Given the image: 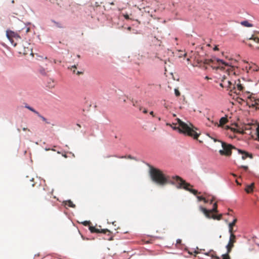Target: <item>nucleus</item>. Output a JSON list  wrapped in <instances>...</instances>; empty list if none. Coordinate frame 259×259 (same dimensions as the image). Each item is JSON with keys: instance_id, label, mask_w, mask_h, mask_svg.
I'll return each mask as SVG.
<instances>
[{"instance_id": "obj_1", "label": "nucleus", "mask_w": 259, "mask_h": 259, "mask_svg": "<svg viewBox=\"0 0 259 259\" xmlns=\"http://www.w3.org/2000/svg\"><path fill=\"white\" fill-rule=\"evenodd\" d=\"M217 63L218 65L217 66L213 67V69H220L226 72L227 75H224L221 80V82L220 85L222 88H227L228 90L231 91V86L232 85V83L233 80L229 79V77L232 75H235V68L230 65L228 63H226L222 60H218Z\"/></svg>"}, {"instance_id": "obj_2", "label": "nucleus", "mask_w": 259, "mask_h": 259, "mask_svg": "<svg viewBox=\"0 0 259 259\" xmlns=\"http://www.w3.org/2000/svg\"><path fill=\"white\" fill-rule=\"evenodd\" d=\"M179 127L176 126V123H173L170 126L174 130H178L180 133H183L185 135L193 137L194 139L197 140L200 134L196 132L197 128L193 125L190 123L189 125L182 121L179 118L177 119Z\"/></svg>"}, {"instance_id": "obj_3", "label": "nucleus", "mask_w": 259, "mask_h": 259, "mask_svg": "<svg viewBox=\"0 0 259 259\" xmlns=\"http://www.w3.org/2000/svg\"><path fill=\"white\" fill-rule=\"evenodd\" d=\"M150 176L152 181L159 185L163 186L169 183V177L165 175L159 169L152 168L150 170Z\"/></svg>"}, {"instance_id": "obj_4", "label": "nucleus", "mask_w": 259, "mask_h": 259, "mask_svg": "<svg viewBox=\"0 0 259 259\" xmlns=\"http://www.w3.org/2000/svg\"><path fill=\"white\" fill-rule=\"evenodd\" d=\"M155 12V10L153 9L150 8L149 7H146L143 9L139 8L138 10H136V13H137L138 16L139 17L140 15L141 18L140 19H143L146 21V23H148L149 18L152 17L153 13Z\"/></svg>"}, {"instance_id": "obj_5", "label": "nucleus", "mask_w": 259, "mask_h": 259, "mask_svg": "<svg viewBox=\"0 0 259 259\" xmlns=\"http://www.w3.org/2000/svg\"><path fill=\"white\" fill-rule=\"evenodd\" d=\"M173 179L179 185V188H183L186 190H187L194 195H196L197 194L200 193L196 190L189 188L190 187H192V186L189 183H187L185 181L183 180L179 176L174 177Z\"/></svg>"}, {"instance_id": "obj_6", "label": "nucleus", "mask_w": 259, "mask_h": 259, "mask_svg": "<svg viewBox=\"0 0 259 259\" xmlns=\"http://www.w3.org/2000/svg\"><path fill=\"white\" fill-rule=\"evenodd\" d=\"M232 84V85L231 86L230 92L237 95H239L241 92L243 91L244 87L240 79L233 81Z\"/></svg>"}, {"instance_id": "obj_7", "label": "nucleus", "mask_w": 259, "mask_h": 259, "mask_svg": "<svg viewBox=\"0 0 259 259\" xmlns=\"http://www.w3.org/2000/svg\"><path fill=\"white\" fill-rule=\"evenodd\" d=\"M222 143L223 149L219 151L221 155L229 156L232 154V149H235V147L231 144H227L222 141H219Z\"/></svg>"}, {"instance_id": "obj_8", "label": "nucleus", "mask_w": 259, "mask_h": 259, "mask_svg": "<svg viewBox=\"0 0 259 259\" xmlns=\"http://www.w3.org/2000/svg\"><path fill=\"white\" fill-rule=\"evenodd\" d=\"M136 11H134L133 13L128 15L127 14L123 13L122 15L126 20H132L138 22V24H145L146 21L143 19H140V17L138 16L137 13H136Z\"/></svg>"}, {"instance_id": "obj_9", "label": "nucleus", "mask_w": 259, "mask_h": 259, "mask_svg": "<svg viewBox=\"0 0 259 259\" xmlns=\"http://www.w3.org/2000/svg\"><path fill=\"white\" fill-rule=\"evenodd\" d=\"M19 51L20 54H22L24 55L29 54L30 55L33 56L32 49L31 48V45L27 42H25L22 46H20L19 49Z\"/></svg>"}, {"instance_id": "obj_10", "label": "nucleus", "mask_w": 259, "mask_h": 259, "mask_svg": "<svg viewBox=\"0 0 259 259\" xmlns=\"http://www.w3.org/2000/svg\"><path fill=\"white\" fill-rule=\"evenodd\" d=\"M230 238L228 244L226 245V248L228 251V253H230L233 247H234V244L236 242V237L234 234V233H229Z\"/></svg>"}, {"instance_id": "obj_11", "label": "nucleus", "mask_w": 259, "mask_h": 259, "mask_svg": "<svg viewBox=\"0 0 259 259\" xmlns=\"http://www.w3.org/2000/svg\"><path fill=\"white\" fill-rule=\"evenodd\" d=\"M200 210L205 214L206 217L208 219L212 218L213 219L218 220H220L222 219V214H220L219 215H216L215 214H212L211 215H210V212L205 208L200 207Z\"/></svg>"}, {"instance_id": "obj_12", "label": "nucleus", "mask_w": 259, "mask_h": 259, "mask_svg": "<svg viewBox=\"0 0 259 259\" xmlns=\"http://www.w3.org/2000/svg\"><path fill=\"white\" fill-rule=\"evenodd\" d=\"M207 119L209 122H207L206 124L209 126L211 125H218V126H222L228 122L227 118L225 117H223L220 119L219 125L218 124L217 122L213 121L212 120H210L209 118H207Z\"/></svg>"}, {"instance_id": "obj_13", "label": "nucleus", "mask_w": 259, "mask_h": 259, "mask_svg": "<svg viewBox=\"0 0 259 259\" xmlns=\"http://www.w3.org/2000/svg\"><path fill=\"white\" fill-rule=\"evenodd\" d=\"M195 63H196V65H199L201 66L202 65L208 64L210 65V63H211L212 61L211 60H207L199 58V57L198 55L195 56L194 57Z\"/></svg>"}, {"instance_id": "obj_14", "label": "nucleus", "mask_w": 259, "mask_h": 259, "mask_svg": "<svg viewBox=\"0 0 259 259\" xmlns=\"http://www.w3.org/2000/svg\"><path fill=\"white\" fill-rule=\"evenodd\" d=\"M249 99L251 102L249 106L255 107L256 109H259V98H256L254 96H250Z\"/></svg>"}, {"instance_id": "obj_15", "label": "nucleus", "mask_w": 259, "mask_h": 259, "mask_svg": "<svg viewBox=\"0 0 259 259\" xmlns=\"http://www.w3.org/2000/svg\"><path fill=\"white\" fill-rule=\"evenodd\" d=\"M7 36L9 38V39L12 42H13V38H20V36L16 33L12 31H7Z\"/></svg>"}, {"instance_id": "obj_16", "label": "nucleus", "mask_w": 259, "mask_h": 259, "mask_svg": "<svg viewBox=\"0 0 259 259\" xmlns=\"http://www.w3.org/2000/svg\"><path fill=\"white\" fill-rule=\"evenodd\" d=\"M94 10L97 12V13L99 14H103V9L105 10V9L101 7V6L98 2L95 3V5H94Z\"/></svg>"}, {"instance_id": "obj_17", "label": "nucleus", "mask_w": 259, "mask_h": 259, "mask_svg": "<svg viewBox=\"0 0 259 259\" xmlns=\"http://www.w3.org/2000/svg\"><path fill=\"white\" fill-rule=\"evenodd\" d=\"M197 198L199 201H203L205 203H208L209 202L210 203H212L214 201L213 196H211V198H209V197L204 198L203 196H197Z\"/></svg>"}, {"instance_id": "obj_18", "label": "nucleus", "mask_w": 259, "mask_h": 259, "mask_svg": "<svg viewBox=\"0 0 259 259\" xmlns=\"http://www.w3.org/2000/svg\"><path fill=\"white\" fill-rule=\"evenodd\" d=\"M45 191V188L43 186L39 185L37 187V190L35 192V195L36 196H40L43 195Z\"/></svg>"}, {"instance_id": "obj_19", "label": "nucleus", "mask_w": 259, "mask_h": 259, "mask_svg": "<svg viewBox=\"0 0 259 259\" xmlns=\"http://www.w3.org/2000/svg\"><path fill=\"white\" fill-rule=\"evenodd\" d=\"M249 40H253L257 43H259V32H255L252 36L248 38Z\"/></svg>"}, {"instance_id": "obj_20", "label": "nucleus", "mask_w": 259, "mask_h": 259, "mask_svg": "<svg viewBox=\"0 0 259 259\" xmlns=\"http://www.w3.org/2000/svg\"><path fill=\"white\" fill-rule=\"evenodd\" d=\"M239 153L242 154V159L243 160H245L248 157H249L251 158H252L251 154H250L245 151H243L241 150H239Z\"/></svg>"}, {"instance_id": "obj_21", "label": "nucleus", "mask_w": 259, "mask_h": 259, "mask_svg": "<svg viewBox=\"0 0 259 259\" xmlns=\"http://www.w3.org/2000/svg\"><path fill=\"white\" fill-rule=\"evenodd\" d=\"M237 221V219H234L232 222L230 223L229 224V233H234L235 231L233 230V227L235 225L236 222Z\"/></svg>"}, {"instance_id": "obj_22", "label": "nucleus", "mask_w": 259, "mask_h": 259, "mask_svg": "<svg viewBox=\"0 0 259 259\" xmlns=\"http://www.w3.org/2000/svg\"><path fill=\"white\" fill-rule=\"evenodd\" d=\"M95 233H103V234H108V235H111V232L108 229H97L95 230Z\"/></svg>"}, {"instance_id": "obj_23", "label": "nucleus", "mask_w": 259, "mask_h": 259, "mask_svg": "<svg viewBox=\"0 0 259 259\" xmlns=\"http://www.w3.org/2000/svg\"><path fill=\"white\" fill-rule=\"evenodd\" d=\"M248 67L249 70H252L253 71H257L259 70V67L253 63L249 64Z\"/></svg>"}, {"instance_id": "obj_24", "label": "nucleus", "mask_w": 259, "mask_h": 259, "mask_svg": "<svg viewBox=\"0 0 259 259\" xmlns=\"http://www.w3.org/2000/svg\"><path fill=\"white\" fill-rule=\"evenodd\" d=\"M254 186V184L252 183L250 185H248L246 186L245 190L247 193H251L253 191V188Z\"/></svg>"}, {"instance_id": "obj_25", "label": "nucleus", "mask_w": 259, "mask_h": 259, "mask_svg": "<svg viewBox=\"0 0 259 259\" xmlns=\"http://www.w3.org/2000/svg\"><path fill=\"white\" fill-rule=\"evenodd\" d=\"M241 24L244 26V27H252L253 26V24L250 23L247 20H245V21H242L241 22Z\"/></svg>"}, {"instance_id": "obj_26", "label": "nucleus", "mask_w": 259, "mask_h": 259, "mask_svg": "<svg viewBox=\"0 0 259 259\" xmlns=\"http://www.w3.org/2000/svg\"><path fill=\"white\" fill-rule=\"evenodd\" d=\"M210 212V215H212V213L213 212H218V205L217 203H214L213 205V208L211 210H208Z\"/></svg>"}, {"instance_id": "obj_27", "label": "nucleus", "mask_w": 259, "mask_h": 259, "mask_svg": "<svg viewBox=\"0 0 259 259\" xmlns=\"http://www.w3.org/2000/svg\"><path fill=\"white\" fill-rule=\"evenodd\" d=\"M64 204L65 205H67L70 207H72V208L75 207V205L74 204H73V203L70 200L65 201L64 202Z\"/></svg>"}, {"instance_id": "obj_28", "label": "nucleus", "mask_w": 259, "mask_h": 259, "mask_svg": "<svg viewBox=\"0 0 259 259\" xmlns=\"http://www.w3.org/2000/svg\"><path fill=\"white\" fill-rule=\"evenodd\" d=\"M38 72L42 75H46L47 74V71L42 67H40L38 69Z\"/></svg>"}, {"instance_id": "obj_29", "label": "nucleus", "mask_w": 259, "mask_h": 259, "mask_svg": "<svg viewBox=\"0 0 259 259\" xmlns=\"http://www.w3.org/2000/svg\"><path fill=\"white\" fill-rule=\"evenodd\" d=\"M228 128H230L232 131H233L235 133H242V134L244 133L243 131L241 130V129L235 128L234 127H229V126H228Z\"/></svg>"}, {"instance_id": "obj_30", "label": "nucleus", "mask_w": 259, "mask_h": 259, "mask_svg": "<svg viewBox=\"0 0 259 259\" xmlns=\"http://www.w3.org/2000/svg\"><path fill=\"white\" fill-rule=\"evenodd\" d=\"M25 107L27 109H28L29 110L32 111L33 112H34V113H35L37 115H38V112L37 111H36L34 109H33V108L29 106H25Z\"/></svg>"}, {"instance_id": "obj_31", "label": "nucleus", "mask_w": 259, "mask_h": 259, "mask_svg": "<svg viewBox=\"0 0 259 259\" xmlns=\"http://www.w3.org/2000/svg\"><path fill=\"white\" fill-rule=\"evenodd\" d=\"M152 41L154 42L155 43V45H157L159 46H160V44L161 43V41L160 40H158L155 37H154V40H152Z\"/></svg>"}, {"instance_id": "obj_32", "label": "nucleus", "mask_w": 259, "mask_h": 259, "mask_svg": "<svg viewBox=\"0 0 259 259\" xmlns=\"http://www.w3.org/2000/svg\"><path fill=\"white\" fill-rule=\"evenodd\" d=\"M52 22H53V23L56 25V26H57L58 27H59V28H62V27H63V26H62V24H61V23H60V22H56V21H54V20H52Z\"/></svg>"}, {"instance_id": "obj_33", "label": "nucleus", "mask_w": 259, "mask_h": 259, "mask_svg": "<svg viewBox=\"0 0 259 259\" xmlns=\"http://www.w3.org/2000/svg\"><path fill=\"white\" fill-rule=\"evenodd\" d=\"M229 253H227L226 254H224L222 255L223 259H230V257L229 255Z\"/></svg>"}, {"instance_id": "obj_34", "label": "nucleus", "mask_w": 259, "mask_h": 259, "mask_svg": "<svg viewBox=\"0 0 259 259\" xmlns=\"http://www.w3.org/2000/svg\"><path fill=\"white\" fill-rule=\"evenodd\" d=\"M96 229V228L94 226H89V230H90L91 232H92V233H95Z\"/></svg>"}, {"instance_id": "obj_35", "label": "nucleus", "mask_w": 259, "mask_h": 259, "mask_svg": "<svg viewBox=\"0 0 259 259\" xmlns=\"http://www.w3.org/2000/svg\"><path fill=\"white\" fill-rule=\"evenodd\" d=\"M175 93L177 97H179L180 96V92L178 89H175Z\"/></svg>"}, {"instance_id": "obj_36", "label": "nucleus", "mask_w": 259, "mask_h": 259, "mask_svg": "<svg viewBox=\"0 0 259 259\" xmlns=\"http://www.w3.org/2000/svg\"><path fill=\"white\" fill-rule=\"evenodd\" d=\"M38 115L40 118H41V119H42L43 121H44L46 122L47 123H49V122H47V119H46L45 117H44V116H42L40 115L39 114V113H38V115Z\"/></svg>"}, {"instance_id": "obj_37", "label": "nucleus", "mask_w": 259, "mask_h": 259, "mask_svg": "<svg viewBox=\"0 0 259 259\" xmlns=\"http://www.w3.org/2000/svg\"><path fill=\"white\" fill-rule=\"evenodd\" d=\"M22 30H25V33H27L28 32L30 31V28L25 27V28H23Z\"/></svg>"}, {"instance_id": "obj_38", "label": "nucleus", "mask_w": 259, "mask_h": 259, "mask_svg": "<svg viewBox=\"0 0 259 259\" xmlns=\"http://www.w3.org/2000/svg\"><path fill=\"white\" fill-rule=\"evenodd\" d=\"M82 224L85 226H90V224H91V222L90 221H84V222H82Z\"/></svg>"}, {"instance_id": "obj_39", "label": "nucleus", "mask_w": 259, "mask_h": 259, "mask_svg": "<svg viewBox=\"0 0 259 259\" xmlns=\"http://www.w3.org/2000/svg\"><path fill=\"white\" fill-rule=\"evenodd\" d=\"M76 68V66H75V65L72 66L71 67V70H72V71H73V72L74 73H75V69Z\"/></svg>"}, {"instance_id": "obj_40", "label": "nucleus", "mask_w": 259, "mask_h": 259, "mask_svg": "<svg viewBox=\"0 0 259 259\" xmlns=\"http://www.w3.org/2000/svg\"><path fill=\"white\" fill-rule=\"evenodd\" d=\"M256 133L259 140V125L256 127Z\"/></svg>"}, {"instance_id": "obj_41", "label": "nucleus", "mask_w": 259, "mask_h": 259, "mask_svg": "<svg viewBox=\"0 0 259 259\" xmlns=\"http://www.w3.org/2000/svg\"><path fill=\"white\" fill-rule=\"evenodd\" d=\"M241 167H242L246 171L248 170V166H247L242 165L241 166Z\"/></svg>"}, {"instance_id": "obj_42", "label": "nucleus", "mask_w": 259, "mask_h": 259, "mask_svg": "<svg viewBox=\"0 0 259 259\" xmlns=\"http://www.w3.org/2000/svg\"><path fill=\"white\" fill-rule=\"evenodd\" d=\"M150 114L153 117L155 116L153 111H151L150 112Z\"/></svg>"}, {"instance_id": "obj_43", "label": "nucleus", "mask_w": 259, "mask_h": 259, "mask_svg": "<svg viewBox=\"0 0 259 259\" xmlns=\"http://www.w3.org/2000/svg\"><path fill=\"white\" fill-rule=\"evenodd\" d=\"M213 50H214V51H218V50H219V48H218V46H215V47L213 48Z\"/></svg>"}, {"instance_id": "obj_44", "label": "nucleus", "mask_w": 259, "mask_h": 259, "mask_svg": "<svg viewBox=\"0 0 259 259\" xmlns=\"http://www.w3.org/2000/svg\"><path fill=\"white\" fill-rule=\"evenodd\" d=\"M144 113H147V110L145 108H144V110L143 111Z\"/></svg>"}, {"instance_id": "obj_45", "label": "nucleus", "mask_w": 259, "mask_h": 259, "mask_svg": "<svg viewBox=\"0 0 259 259\" xmlns=\"http://www.w3.org/2000/svg\"><path fill=\"white\" fill-rule=\"evenodd\" d=\"M23 130L24 131H27H27H30L29 129H28V128H25V127L23 128Z\"/></svg>"}, {"instance_id": "obj_46", "label": "nucleus", "mask_w": 259, "mask_h": 259, "mask_svg": "<svg viewBox=\"0 0 259 259\" xmlns=\"http://www.w3.org/2000/svg\"><path fill=\"white\" fill-rule=\"evenodd\" d=\"M166 125H167V126H171L172 124H170L169 123H166Z\"/></svg>"}, {"instance_id": "obj_47", "label": "nucleus", "mask_w": 259, "mask_h": 259, "mask_svg": "<svg viewBox=\"0 0 259 259\" xmlns=\"http://www.w3.org/2000/svg\"><path fill=\"white\" fill-rule=\"evenodd\" d=\"M81 72H79V71H77V72L76 73L77 74L79 75L80 74H81Z\"/></svg>"}, {"instance_id": "obj_48", "label": "nucleus", "mask_w": 259, "mask_h": 259, "mask_svg": "<svg viewBox=\"0 0 259 259\" xmlns=\"http://www.w3.org/2000/svg\"><path fill=\"white\" fill-rule=\"evenodd\" d=\"M118 158H125V156H121V157H118Z\"/></svg>"}, {"instance_id": "obj_49", "label": "nucleus", "mask_w": 259, "mask_h": 259, "mask_svg": "<svg viewBox=\"0 0 259 259\" xmlns=\"http://www.w3.org/2000/svg\"><path fill=\"white\" fill-rule=\"evenodd\" d=\"M248 46H249V47H252V45H251V44H248Z\"/></svg>"}, {"instance_id": "obj_50", "label": "nucleus", "mask_w": 259, "mask_h": 259, "mask_svg": "<svg viewBox=\"0 0 259 259\" xmlns=\"http://www.w3.org/2000/svg\"><path fill=\"white\" fill-rule=\"evenodd\" d=\"M205 78L206 79H209V78L208 76H206V77H205Z\"/></svg>"}, {"instance_id": "obj_51", "label": "nucleus", "mask_w": 259, "mask_h": 259, "mask_svg": "<svg viewBox=\"0 0 259 259\" xmlns=\"http://www.w3.org/2000/svg\"><path fill=\"white\" fill-rule=\"evenodd\" d=\"M215 259H220V257H218V256H216V257H215Z\"/></svg>"}, {"instance_id": "obj_52", "label": "nucleus", "mask_w": 259, "mask_h": 259, "mask_svg": "<svg viewBox=\"0 0 259 259\" xmlns=\"http://www.w3.org/2000/svg\"><path fill=\"white\" fill-rule=\"evenodd\" d=\"M11 2L12 4H14L15 3V1H14V0H12Z\"/></svg>"}, {"instance_id": "obj_53", "label": "nucleus", "mask_w": 259, "mask_h": 259, "mask_svg": "<svg viewBox=\"0 0 259 259\" xmlns=\"http://www.w3.org/2000/svg\"><path fill=\"white\" fill-rule=\"evenodd\" d=\"M158 120H159V121H160V120H161V118H160V117H158Z\"/></svg>"}, {"instance_id": "obj_54", "label": "nucleus", "mask_w": 259, "mask_h": 259, "mask_svg": "<svg viewBox=\"0 0 259 259\" xmlns=\"http://www.w3.org/2000/svg\"><path fill=\"white\" fill-rule=\"evenodd\" d=\"M213 140H214V142L217 141V140L213 138Z\"/></svg>"}, {"instance_id": "obj_55", "label": "nucleus", "mask_w": 259, "mask_h": 259, "mask_svg": "<svg viewBox=\"0 0 259 259\" xmlns=\"http://www.w3.org/2000/svg\"><path fill=\"white\" fill-rule=\"evenodd\" d=\"M31 186H32V187H34V184H31Z\"/></svg>"}, {"instance_id": "obj_56", "label": "nucleus", "mask_w": 259, "mask_h": 259, "mask_svg": "<svg viewBox=\"0 0 259 259\" xmlns=\"http://www.w3.org/2000/svg\"><path fill=\"white\" fill-rule=\"evenodd\" d=\"M131 27H128V30H131Z\"/></svg>"}, {"instance_id": "obj_57", "label": "nucleus", "mask_w": 259, "mask_h": 259, "mask_svg": "<svg viewBox=\"0 0 259 259\" xmlns=\"http://www.w3.org/2000/svg\"><path fill=\"white\" fill-rule=\"evenodd\" d=\"M142 109V107H140V108H139L140 110H141Z\"/></svg>"}, {"instance_id": "obj_58", "label": "nucleus", "mask_w": 259, "mask_h": 259, "mask_svg": "<svg viewBox=\"0 0 259 259\" xmlns=\"http://www.w3.org/2000/svg\"><path fill=\"white\" fill-rule=\"evenodd\" d=\"M57 4H58V5L60 6V7H61V6L60 5L59 3H57Z\"/></svg>"}, {"instance_id": "obj_59", "label": "nucleus", "mask_w": 259, "mask_h": 259, "mask_svg": "<svg viewBox=\"0 0 259 259\" xmlns=\"http://www.w3.org/2000/svg\"><path fill=\"white\" fill-rule=\"evenodd\" d=\"M111 5H114V3H111Z\"/></svg>"}, {"instance_id": "obj_60", "label": "nucleus", "mask_w": 259, "mask_h": 259, "mask_svg": "<svg viewBox=\"0 0 259 259\" xmlns=\"http://www.w3.org/2000/svg\"><path fill=\"white\" fill-rule=\"evenodd\" d=\"M123 101H124V102H125V101H126L125 99H124V100H123Z\"/></svg>"}, {"instance_id": "obj_61", "label": "nucleus", "mask_w": 259, "mask_h": 259, "mask_svg": "<svg viewBox=\"0 0 259 259\" xmlns=\"http://www.w3.org/2000/svg\"><path fill=\"white\" fill-rule=\"evenodd\" d=\"M33 179H32V180H30V181H33Z\"/></svg>"}, {"instance_id": "obj_62", "label": "nucleus", "mask_w": 259, "mask_h": 259, "mask_svg": "<svg viewBox=\"0 0 259 259\" xmlns=\"http://www.w3.org/2000/svg\"><path fill=\"white\" fill-rule=\"evenodd\" d=\"M236 183H237L238 184H239L237 181H236Z\"/></svg>"}, {"instance_id": "obj_63", "label": "nucleus", "mask_w": 259, "mask_h": 259, "mask_svg": "<svg viewBox=\"0 0 259 259\" xmlns=\"http://www.w3.org/2000/svg\"><path fill=\"white\" fill-rule=\"evenodd\" d=\"M51 1H52V0H50V2H52Z\"/></svg>"}]
</instances>
